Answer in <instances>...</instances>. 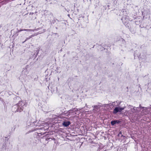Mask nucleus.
I'll use <instances>...</instances> for the list:
<instances>
[{
    "instance_id": "obj_1",
    "label": "nucleus",
    "mask_w": 151,
    "mask_h": 151,
    "mask_svg": "<svg viewBox=\"0 0 151 151\" xmlns=\"http://www.w3.org/2000/svg\"><path fill=\"white\" fill-rule=\"evenodd\" d=\"M25 106V102L22 101H20L18 103L12 106V110L15 113H20L23 111Z\"/></svg>"
},
{
    "instance_id": "obj_2",
    "label": "nucleus",
    "mask_w": 151,
    "mask_h": 151,
    "mask_svg": "<svg viewBox=\"0 0 151 151\" xmlns=\"http://www.w3.org/2000/svg\"><path fill=\"white\" fill-rule=\"evenodd\" d=\"M47 126V125L46 126ZM49 129V126L47 125V127H42L36 128L34 129L32 131H29V132H32L37 130H38V132L37 133V136L40 137H42V136L46 133L45 131H48Z\"/></svg>"
},
{
    "instance_id": "obj_3",
    "label": "nucleus",
    "mask_w": 151,
    "mask_h": 151,
    "mask_svg": "<svg viewBox=\"0 0 151 151\" xmlns=\"http://www.w3.org/2000/svg\"><path fill=\"white\" fill-rule=\"evenodd\" d=\"M124 16L122 18L121 20L122 21L124 24H125V22L129 23L128 21H132L133 20V19H134L133 17L131 16L129 14L127 13V11L125 9L122 10V11Z\"/></svg>"
},
{
    "instance_id": "obj_4",
    "label": "nucleus",
    "mask_w": 151,
    "mask_h": 151,
    "mask_svg": "<svg viewBox=\"0 0 151 151\" xmlns=\"http://www.w3.org/2000/svg\"><path fill=\"white\" fill-rule=\"evenodd\" d=\"M125 23L124 25L127 28L129 31L132 33H135L136 31V28L134 24H131L129 23Z\"/></svg>"
},
{
    "instance_id": "obj_5",
    "label": "nucleus",
    "mask_w": 151,
    "mask_h": 151,
    "mask_svg": "<svg viewBox=\"0 0 151 151\" xmlns=\"http://www.w3.org/2000/svg\"><path fill=\"white\" fill-rule=\"evenodd\" d=\"M27 72L25 71H22L20 76L19 77V79L22 82L25 81L26 80L27 76Z\"/></svg>"
},
{
    "instance_id": "obj_6",
    "label": "nucleus",
    "mask_w": 151,
    "mask_h": 151,
    "mask_svg": "<svg viewBox=\"0 0 151 151\" xmlns=\"http://www.w3.org/2000/svg\"><path fill=\"white\" fill-rule=\"evenodd\" d=\"M27 125L28 127H34V128H33L31 131H32V130H33L34 129L36 128L35 127H37V126H39L37 124V122H28L27 123Z\"/></svg>"
},
{
    "instance_id": "obj_7",
    "label": "nucleus",
    "mask_w": 151,
    "mask_h": 151,
    "mask_svg": "<svg viewBox=\"0 0 151 151\" xmlns=\"http://www.w3.org/2000/svg\"><path fill=\"white\" fill-rule=\"evenodd\" d=\"M125 108V107H116L114 109L112 113L113 114H116L119 112H121Z\"/></svg>"
},
{
    "instance_id": "obj_8",
    "label": "nucleus",
    "mask_w": 151,
    "mask_h": 151,
    "mask_svg": "<svg viewBox=\"0 0 151 151\" xmlns=\"http://www.w3.org/2000/svg\"><path fill=\"white\" fill-rule=\"evenodd\" d=\"M108 105V104H104L102 105H95L93 106H92V107H93L94 108V109H93V112H95L96 111H97L98 110V108H99L101 107H105L106 106Z\"/></svg>"
},
{
    "instance_id": "obj_9",
    "label": "nucleus",
    "mask_w": 151,
    "mask_h": 151,
    "mask_svg": "<svg viewBox=\"0 0 151 151\" xmlns=\"http://www.w3.org/2000/svg\"><path fill=\"white\" fill-rule=\"evenodd\" d=\"M78 111V109L76 108H72L69 110L67 112V115H73L76 114V112Z\"/></svg>"
},
{
    "instance_id": "obj_10",
    "label": "nucleus",
    "mask_w": 151,
    "mask_h": 151,
    "mask_svg": "<svg viewBox=\"0 0 151 151\" xmlns=\"http://www.w3.org/2000/svg\"><path fill=\"white\" fill-rule=\"evenodd\" d=\"M51 136V134H47L45 135V137L46 138H47L46 139V140L47 141H50L52 140H55V138H52L50 137V136Z\"/></svg>"
},
{
    "instance_id": "obj_11",
    "label": "nucleus",
    "mask_w": 151,
    "mask_h": 151,
    "mask_svg": "<svg viewBox=\"0 0 151 151\" xmlns=\"http://www.w3.org/2000/svg\"><path fill=\"white\" fill-rule=\"evenodd\" d=\"M150 107H147V108H146V110L147 111H149L150 114L151 115V105H150ZM138 107L139 108H138V109H139V108H140L141 109H144V108H146V107L141 106V104H139V106Z\"/></svg>"
},
{
    "instance_id": "obj_12",
    "label": "nucleus",
    "mask_w": 151,
    "mask_h": 151,
    "mask_svg": "<svg viewBox=\"0 0 151 151\" xmlns=\"http://www.w3.org/2000/svg\"><path fill=\"white\" fill-rule=\"evenodd\" d=\"M121 122H122L121 121L116 120L112 121L111 122V125L113 126L116 124H121Z\"/></svg>"
},
{
    "instance_id": "obj_13",
    "label": "nucleus",
    "mask_w": 151,
    "mask_h": 151,
    "mask_svg": "<svg viewBox=\"0 0 151 151\" xmlns=\"http://www.w3.org/2000/svg\"><path fill=\"white\" fill-rule=\"evenodd\" d=\"M70 123V122L69 121H64L63 122L62 125L65 127H67L68 126Z\"/></svg>"
},
{
    "instance_id": "obj_14",
    "label": "nucleus",
    "mask_w": 151,
    "mask_h": 151,
    "mask_svg": "<svg viewBox=\"0 0 151 151\" xmlns=\"http://www.w3.org/2000/svg\"><path fill=\"white\" fill-rule=\"evenodd\" d=\"M139 108V107H134L132 109H131V110L132 111L133 113H137L140 111V110H138V108Z\"/></svg>"
},
{
    "instance_id": "obj_15",
    "label": "nucleus",
    "mask_w": 151,
    "mask_h": 151,
    "mask_svg": "<svg viewBox=\"0 0 151 151\" xmlns=\"http://www.w3.org/2000/svg\"><path fill=\"white\" fill-rule=\"evenodd\" d=\"M106 150L102 146H99L97 149V151H106Z\"/></svg>"
},
{
    "instance_id": "obj_16",
    "label": "nucleus",
    "mask_w": 151,
    "mask_h": 151,
    "mask_svg": "<svg viewBox=\"0 0 151 151\" xmlns=\"http://www.w3.org/2000/svg\"><path fill=\"white\" fill-rule=\"evenodd\" d=\"M118 136L119 137H120L122 139H125V136L122 134V133L121 132H120L118 134Z\"/></svg>"
},
{
    "instance_id": "obj_17",
    "label": "nucleus",
    "mask_w": 151,
    "mask_h": 151,
    "mask_svg": "<svg viewBox=\"0 0 151 151\" xmlns=\"http://www.w3.org/2000/svg\"><path fill=\"white\" fill-rule=\"evenodd\" d=\"M34 54L33 56L35 58H36L39 53V50L37 49L36 50L34 51Z\"/></svg>"
},
{
    "instance_id": "obj_18",
    "label": "nucleus",
    "mask_w": 151,
    "mask_h": 151,
    "mask_svg": "<svg viewBox=\"0 0 151 151\" xmlns=\"http://www.w3.org/2000/svg\"><path fill=\"white\" fill-rule=\"evenodd\" d=\"M135 21H134L135 24L139 25L140 23V20L139 19H137L136 18L134 19Z\"/></svg>"
},
{
    "instance_id": "obj_19",
    "label": "nucleus",
    "mask_w": 151,
    "mask_h": 151,
    "mask_svg": "<svg viewBox=\"0 0 151 151\" xmlns=\"http://www.w3.org/2000/svg\"><path fill=\"white\" fill-rule=\"evenodd\" d=\"M23 31H28V32H34V30H32V29H23Z\"/></svg>"
},
{
    "instance_id": "obj_20",
    "label": "nucleus",
    "mask_w": 151,
    "mask_h": 151,
    "mask_svg": "<svg viewBox=\"0 0 151 151\" xmlns=\"http://www.w3.org/2000/svg\"><path fill=\"white\" fill-rule=\"evenodd\" d=\"M33 37V36L32 35L29 36L28 37L26 38V40L23 42V43H24V42H25L27 40L29 39H30L31 38H32Z\"/></svg>"
},
{
    "instance_id": "obj_21",
    "label": "nucleus",
    "mask_w": 151,
    "mask_h": 151,
    "mask_svg": "<svg viewBox=\"0 0 151 151\" xmlns=\"http://www.w3.org/2000/svg\"><path fill=\"white\" fill-rule=\"evenodd\" d=\"M117 3V0H113V5L115 6V5H116Z\"/></svg>"
},
{
    "instance_id": "obj_22",
    "label": "nucleus",
    "mask_w": 151,
    "mask_h": 151,
    "mask_svg": "<svg viewBox=\"0 0 151 151\" xmlns=\"http://www.w3.org/2000/svg\"><path fill=\"white\" fill-rule=\"evenodd\" d=\"M57 21L58 22L59 21V20L57 19H54L53 20H52L51 22V24H54L55 22L56 21Z\"/></svg>"
},
{
    "instance_id": "obj_23",
    "label": "nucleus",
    "mask_w": 151,
    "mask_h": 151,
    "mask_svg": "<svg viewBox=\"0 0 151 151\" xmlns=\"http://www.w3.org/2000/svg\"><path fill=\"white\" fill-rule=\"evenodd\" d=\"M17 29V31L16 32L17 33H18L19 32H21L22 31H23V29H20L19 30L18 29Z\"/></svg>"
},
{
    "instance_id": "obj_24",
    "label": "nucleus",
    "mask_w": 151,
    "mask_h": 151,
    "mask_svg": "<svg viewBox=\"0 0 151 151\" xmlns=\"http://www.w3.org/2000/svg\"><path fill=\"white\" fill-rule=\"evenodd\" d=\"M41 33L40 32H38V33H35L34 34L32 35L33 36V37L39 34H40Z\"/></svg>"
},
{
    "instance_id": "obj_25",
    "label": "nucleus",
    "mask_w": 151,
    "mask_h": 151,
    "mask_svg": "<svg viewBox=\"0 0 151 151\" xmlns=\"http://www.w3.org/2000/svg\"><path fill=\"white\" fill-rule=\"evenodd\" d=\"M15 128H16V126H14V127L12 128V131H14L15 129Z\"/></svg>"
},
{
    "instance_id": "obj_26",
    "label": "nucleus",
    "mask_w": 151,
    "mask_h": 151,
    "mask_svg": "<svg viewBox=\"0 0 151 151\" xmlns=\"http://www.w3.org/2000/svg\"><path fill=\"white\" fill-rule=\"evenodd\" d=\"M34 14L35 15V13H30L29 14H30V15L31 14L32 15V14Z\"/></svg>"
},
{
    "instance_id": "obj_27",
    "label": "nucleus",
    "mask_w": 151,
    "mask_h": 151,
    "mask_svg": "<svg viewBox=\"0 0 151 151\" xmlns=\"http://www.w3.org/2000/svg\"><path fill=\"white\" fill-rule=\"evenodd\" d=\"M136 51H135V52L134 53V57H135V53H136Z\"/></svg>"
},
{
    "instance_id": "obj_28",
    "label": "nucleus",
    "mask_w": 151,
    "mask_h": 151,
    "mask_svg": "<svg viewBox=\"0 0 151 151\" xmlns=\"http://www.w3.org/2000/svg\"><path fill=\"white\" fill-rule=\"evenodd\" d=\"M98 104H101V103H99V102H98Z\"/></svg>"
},
{
    "instance_id": "obj_29",
    "label": "nucleus",
    "mask_w": 151,
    "mask_h": 151,
    "mask_svg": "<svg viewBox=\"0 0 151 151\" xmlns=\"http://www.w3.org/2000/svg\"><path fill=\"white\" fill-rule=\"evenodd\" d=\"M107 6H108V7H109L110 6H109V5H107Z\"/></svg>"
},
{
    "instance_id": "obj_30",
    "label": "nucleus",
    "mask_w": 151,
    "mask_h": 151,
    "mask_svg": "<svg viewBox=\"0 0 151 151\" xmlns=\"http://www.w3.org/2000/svg\"><path fill=\"white\" fill-rule=\"evenodd\" d=\"M27 14H28V13L26 14H25L24 15H27Z\"/></svg>"
},
{
    "instance_id": "obj_31",
    "label": "nucleus",
    "mask_w": 151,
    "mask_h": 151,
    "mask_svg": "<svg viewBox=\"0 0 151 151\" xmlns=\"http://www.w3.org/2000/svg\"><path fill=\"white\" fill-rule=\"evenodd\" d=\"M18 34H17V35H16V36H18Z\"/></svg>"
},
{
    "instance_id": "obj_32",
    "label": "nucleus",
    "mask_w": 151,
    "mask_h": 151,
    "mask_svg": "<svg viewBox=\"0 0 151 151\" xmlns=\"http://www.w3.org/2000/svg\"><path fill=\"white\" fill-rule=\"evenodd\" d=\"M86 107H87V104H86Z\"/></svg>"
},
{
    "instance_id": "obj_33",
    "label": "nucleus",
    "mask_w": 151,
    "mask_h": 151,
    "mask_svg": "<svg viewBox=\"0 0 151 151\" xmlns=\"http://www.w3.org/2000/svg\"><path fill=\"white\" fill-rule=\"evenodd\" d=\"M55 28H56V29H58V28H57V27H55Z\"/></svg>"
},
{
    "instance_id": "obj_34",
    "label": "nucleus",
    "mask_w": 151,
    "mask_h": 151,
    "mask_svg": "<svg viewBox=\"0 0 151 151\" xmlns=\"http://www.w3.org/2000/svg\"><path fill=\"white\" fill-rule=\"evenodd\" d=\"M1 98L0 97V100H1Z\"/></svg>"
},
{
    "instance_id": "obj_35",
    "label": "nucleus",
    "mask_w": 151,
    "mask_h": 151,
    "mask_svg": "<svg viewBox=\"0 0 151 151\" xmlns=\"http://www.w3.org/2000/svg\"><path fill=\"white\" fill-rule=\"evenodd\" d=\"M22 1H24V0H22Z\"/></svg>"
},
{
    "instance_id": "obj_36",
    "label": "nucleus",
    "mask_w": 151,
    "mask_h": 151,
    "mask_svg": "<svg viewBox=\"0 0 151 151\" xmlns=\"http://www.w3.org/2000/svg\"><path fill=\"white\" fill-rule=\"evenodd\" d=\"M90 1L91 2V0H90Z\"/></svg>"
},
{
    "instance_id": "obj_37",
    "label": "nucleus",
    "mask_w": 151,
    "mask_h": 151,
    "mask_svg": "<svg viewBox=\"0 0 151 151\" xmlns=\"http://www.w3.org/2000/svg\"><path fill=\"white\" fill-rule=\"evenodd\" d=\"M36 30H38V29H36Z\"/></svg>"
},
{
    "instance_id": "obj_38",
    "label": "nucleus",
    "mask_w": 151,
    "mask_h": 151,
    "mask_svg": "<svg viewBox=\"0 0 151 151\" xmlns=\"http://www.w3.org/2000/svg\"><path fill=\"white\" fill-rule=\"evenodd\" d=\"M115 103V102H113V103Z\"/></svg>"
}]
</instances>
